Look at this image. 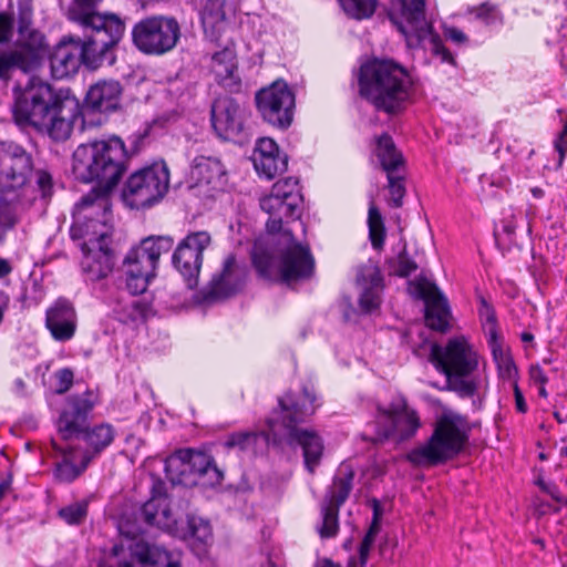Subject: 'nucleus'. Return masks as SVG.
I'll use <instances>...</instances> for the list:
<instances>
[{
    "label": "nucleus",
    "instance_id": "57",
    "mask_svg": "<svg viewBox=\"0 0 567 567\" xmlns=\"http://www.w3.org/2000/svg\"><path fill=\"white\" fill-rule=\"evenodd\" d=\"M554 146L559 154L558 165L561 166L567 154V130H561L554 142Z\"/></svg>",
    "mask_w": 567,
    "mask_h": 567
},
{
    "label": "nucleus",
    "instance_id": "48",
    "mask_svg": "<svg viewBox=\"0 0 567 567\" xmlns=\"http://www.w3.org/2000/svg\"><path fill=\"white\" fill-rule=\"evenodd\" d=\"M188 529L190 533V536L200 543H207L212 539L213 533H212V526L208 520L202 518L192 516L188 518Z\"/></svg>",
    "mask_w": 567,
    "mask_h": 567
},
{
    "label": "nucleus",
    "instance_id": "1",
    "mask_svg": "<svg viewBox=\"0 0 567 567\" xmlns=\"http://www.w3.org/2000/svg\"><path fill=\"white\" fill-rule=\"evenodd\" d=\"M128 155L124 142L113 136L80 144L72 155V174L82 183H96L75 204L73 217L83 229V236L97 237L106 230L112 219L111 195L127 168Z\"/></svg>",
    "mask_w": 567,
    "mask_h": 567
},
{
    "label": "nucleus",
    "instance_id": "18",
    "mask_svg": "<svg viewBox=\"0 0 567 567\" xmlns=\"http://www.w3.org/2000/svg\"><path fill=\"white\" fill-rule=\"evenodd\" d=\"M32 169V158L14 143H0V194L22 187Z\"/></svg>",
    "mask_w": 567,
    "mask_h": 567
},
{
    "label": "nucleus",
    "instance_id": "5",
    "mask_svg": "<svg viewBox=\"0 0 567 567\" xmlns=\"http://www.w3.org/2000/svg\"><path fill=\"white\" fill-rule=\"evenodd\" d=\"M429 360L445 375L446 389L460 398L486 394L488 378L474 373L480 365V355L464 337L452 338L445 346L432 343Z\"/></svg>",
    "mask_w": 567,
    "mask_h": 567
},
{
    "label": "nucleus",
    "instance_id": "4",
    "mask_svg": "<svg viewBox=\"0 0 567 567\" xmlns=\"http://www.w3.org/2000/svg\"><path fill=\"white\" fill-rule=\"evenodd\" d=\"M358 84L360 95L386 114L400 113L413 91L409 72L389 59H372L363 63Z\"/></svg>",
    "mask_w": 567,
    "mask_h": 567
},
{
    "label": "nucleus",
    "instance_id": "28",
    "mask_svg": "<svg viewBox=\"0 0 567 567\" xmlns=\"http://www.w3.org/2000/svg\"><path fill=\"white\" fill-rule=\"evenodd\" d=\"M122 85L115 80H101L90 86L85 106L92 111L107 113L120 106Z\"/></svg>",
    "mask_w": 567,
    "mask_h": 567
},
{
    "label": "nucleus",
    "instance_id": "61",
    "mask_svg": "<svg viewBox=\"0 0 567 567\" xmlns=\"http://www.w3.org/2000/svg\"><path fill=\"white\" fill-rule=\"evenodd\" d=\"M513 390H514L516 410L520 413H526L527 404L525 402L524 395H523L517 382L513 383Z\"/></svg>",
    "mask_w": 567,
    "mask_h": 567
},
{
    "label": "nucleus",
    "instance_id": "7",
    "mask_svg": "<svg viewBox=\"0 0 567 567\" xmlns=\"http://www.w3.org/2000/svg\"><path fill=\"white\" fill-rule=\"evenodd\" d=\"M80 114L79 101L69 89L38 82V130L55 142L66 141Z\"/></svg>",
    "mask_w": 567,
    "mask_h": 567
},
{
    "label": "nucleus",
    "instance_id": "16",
    "mask_svg": "<svg viewBox=\"0 0 567 567\" xmlns=\"http://www.w3.org/2000/svg\"><path fill=\"white\" fill-rule=\"evenodd\" d=\"M117 567H181L179 561L163 547L142 538H128L112 548Z\"/></svg>",
    "mask_w": 567,
    "mask_h": 567
},
{
    "label": "nucleus",
    "instance_id": "31",
    "mask_svg": "<svg viewBox=\"0 0 567 567\" xmlns=\"http://www.w3.org/2000/svg\"><path fill=\"white\" fill-rule=\"evenodd\" d=\"M115 435L116 430L111 423L101 422L91 426L82 425L73 437L84 442L85 450H81V453L90 455L92 461L113 443Z\"/></svg>",
    "mask_w": 567,
    "mask_h": 567
},
{
    "label": "nucleus",
    "instance_id": "45",
    "mask_svg": "<svg viewBox=\"0 0 567 567\" xmlns=\"http://www.w3.org/2000/svg\"><path fill=\"white\" fill-rule=\"evenodd\" d=\"M388 187L390 192V205L399 208L403 204V197L405 195L404 185V168L386 172Z\"/></svg>",
    "mask_w": 567,
    "mask_h": 567
},
{
    "label": "nucleus",
    "instance_id": "19",
    "mask_svg": "<svg viewBox=\"0 0 567 567\" xmlns=\"http://www.w3.org/2000/svg\"><path fill=\"white\" fill-rule=\"evenodd\" d=\"M389 18L408 41H421L431 31L424 0H390Z\"/></svg>",
    "mask_w": 567,
    "mask_h": 567
},
{
    "label": "nucleus",
    "instance_id": "27",
    "mask_svg": "<svg viewBox=\"0 0 567 567\" xmlns=\"http://www.w3.org/2000/svg\"><path fill=\"white\" fill-rule=\"evenodd\" d=\"M234 17L235 9L228 6L225 0H206L200 11L206 37L212 41H218Z\"/></svg>",
    "mask_w": 567,
    "mask_h": 567
},
{
    "label": "nucleus",
    "instance_id": "15",
    "mask_svg": "<svg viewBox=\"0 0 567 567\" xmlns=\"http://www.w3.org/2000/svg\"><path fill=\"white\" fill-rule=\"evenodd\" d=\"M257 111L264 121L285 130L293 120L296 97L292 90L282 80L260 89L255 96Z\"/></svg>",
    "mask_w": 567,
    "mask_h": 567
},
{
    "label": "nucleus",
    "instance_id": "30",
    "mask_svg": "<svg viewBox=\"0 0 567 567\" xmlns=\"http://www.w3.org/2000/svg\"><path fill=\"white\" fill-rule=\"evenodd\" d=\"M246 274L237 262L235 257L229 256L225 262L220 275L212 280L209 296L213 298H227L238 292L245 284Z\"/></svg>",
    "mask_w": 567,
    "mask_h": 567
},
{
    "label": "nucleus",
    "instance_id": "26",
    "mask_svg": "<svg viewBox=\"0 0 567 567\" xmlns=\"http://www.w3.org/2000/svg\"><path fill=\"white\" fill-rule=\"evenodd\" d=\"M45 326L56 341H68L76 330V312L72 303L63 298L58 299L48 310Z\"/></svg>",
    "mask_w": 567,
    "mask_h": 567
},
{
    "label": "nucleus",
    "instance_id": "20",
    "mask_svg": "<svg viewBox=\"0 0 567 567\" xmlns=\"http://www.w3.org/2000/svg\"><path fill=\"white\" fill-rule=\"evenodd\" d=\"M101 402L100 392L86 389L66 398L65 405L58 420V430L63 439H72L81 431L96 405Z\"/></svg>",
    "mask_w": 567,
    "mask_h": 567
},
{
    "label": "nucleus",
    "instance_id": "54",
    "mask_svg": "<svg viewBox=\"0 0 567 567\" xmlns=\"http://www.w3.org/2000/svg\"><path fill=\"white\" fill-rule=\"evenodd\" d=\"M38 190L41 192V197L44 200L51 198L53 194V182L49 172L43 169L38 171Z\"/></svg>",
    "mask_w": 567,
    "mask_h": 567
},
{
    "label": "nucleus",
    "instance_id": "13",
    "mask_svg": "<svg viewBox=\"0 0 567 567\" xmlns=\"http://www.w3.org/2000/svg\"><path fill=\"white\" fill-rule=\"evenodd\" d=\"M374 420V442L394 439L403 442L412 439L421 427L417 412L408 404L404 396L394 398L388 406H378Z\"/></svg>",
    "mask_w": 567,
    "mask_h": 567
},
{
    "label": "nucleus",
    "instance_id": "58",
    "mask_svg": "<svg viewBox=\"0 0 567 567\" xmlns=\"http://www.w3.org/2000/svg\"><path fill=\"white\" fill-rule=\"evenodd\" d=\"M132 308L135 311V313L140 316L142 319H147L150 316L153 315L152 305L145 300L133 301Z\"/></svg>",
    "mask_w": 567,
    "mask_h": 567
},
{
    "label": "nucleus",
    "instance_id": "3",
    "mask_svg": "<svg viewBox=\"0 0 567 567\" xmlns=\"http://www.w3.org/2000/svg\"><path fill=\"white\" fill-rule=\"evenodd\" d=\"M316 401V394L308 388H303L301 396L287 392L278 399L279 410L267 421L272 435L282 430L287 444L301 449L305 467L310 474H315L321 463L324 443L316 430L300 427V424L315 414Z\"/></svg>",
    "mask_w": 567,
    "mask_h": 567
},
{
    "label": "nucleus",
    "instance_id": "8",
    "mask_svg": "<svg viewBox=\"0 0 567 567\" xmlns=\"http://www.w3.org/2000/svg\"><path fill=\"white\" fill-rule=\"evenodd\" d=\"M284 236L288 245L280 251L277 267L274 258L266 250L255 247L252 264L257 272L269 280L279 275L280 279L288 285L311 278L315 272V258L310 248L297 243L289 230H285Z\"/></svg>",
    "mask_w": 567,
    "mask_h": 567
},
{
    "label": "nucleus",
    "instance_id": "10",
    "mask_svg": "<svg viewBox=\"0 0 567 567\" xmlns=\"http://www.w3.org/2000/svg\"><path fill=\"white\" fill-rule=\"evenodd\" d=\"M168 188V167L163 162L154 163L130 175L122 198L132 209L147 208L162 200Z\"/></svg>",
    "mask_w": 567,
    "mask_h": 567
},
{
    "label": "nucleus",
    "instance_id": "17",
    "mask_svg": "<svg viewBox=\"0 0 567 567\" xmlns=\"http://www.w3.org/2000/svg\"><path fill=\"white\" fill-rule=\"evenodd\" d=\"M212 237L208 231L200 230L188 234L173 254V265L184 277L188 288L196 287L203 264V251L209 247Z\"/></svg>",
    "mask_w": 567,
    "mask_h": 567
},
{
    "label": "nucleus",
    "instance_id": "39",
    "mask_svg": "<svg viewBox=\"0 0 567 567\" xmlns=\"http://www.w3.org/2000/svg\"><path fill=\"white\" fill-rule=\"evenodd\" d=\"M188 455V451L178 450L165 460V473L173 484L182 483L183 478L189 474V464L186 458Z\"/></svg>",
    "mask_w": 567,
    "mask_h": 567
},
{
    "label": "nucleus",
    "instance_id": "64",
    "mask_svg": "<svg viewBox=\"0 0 567 567\" xmlns=\"http://www.w3.org/2000/svg\"><path fill=\"white\" fill-rule=\"evenodd\" d=\"M12 271V267L7 259L0 258V278L8 276Z\"/></svg>",
    "mask_w": 567,
    "mask_h": 567
},
{
    "label": "nucleus",
    "instance_id": "44",
    "mask_svg": "<svg viewBox=\"0 0 567 567\" xmlns=\"http://www.w3.org/2000/svg\"><path fill=\"white\" fill-rule=\"evenodd\" d=\"M90 501L83 498L59 509L58 514L69 525H80L87 516Z\"/></svg>",
    "mask_w": 567,
    "mask_h": 567
},
{
    "label": "nucleus",
    "instance_id": "60",
    "mask_svg": "<svg viewBox=\"0 0 567 567\" xmlns=\"http://www.w3.org/2000/svg\"><path fill=\"white\" fill-rule=\"evenodd\" d=\"M444 34L447 39L458 44L464 43L467 40L464 32L455 27L446 28Z\"/></svg>",
    "mask_w": 567,
    "mask_h": 567
},
{
    "label": "nucleus",
    "instance_id": "32",
    "mask_svg": "<svg viewBox=\"0 0 567 567\" xmlns=\"http://www.w3.org/2000/svg\"><path fill=\"white\" fill-rule=\"evenodd\" d=\"M35 75H31L25 87H13L14 104L12 106L13 118L21 128L35 126Z\"/></svg>",
    "mask_w": 567,
    "mask_h": 567
},
{
    "label": "nucleus",
    "instance_id": "6",
    "mask_svg": "<svg viewBox=\"0 0 567 567\" xmlns=\"http://www.w3.org/2000/svg\"><path fill=\"white\" fill-rule=\"evenodd\" d=\"M470 431L465 416L453 412L443 413L435 421L427 442L411 451L409 460L417 465L446 462L463 451L468 442Z\"/></svg>",
    "mask_w": 567,
    "mask_h": 567
},
{
    "label": "nucleus",
    "instance_id": "41",
    "mask_svg": "<svg viewBox=\"0 0 567 567\" xmlns=\"http://www.w3.org/2000/svg\"><path fill=\"white\" fill-rule=\"evenodd\" d=\"M369 237L373 248L380 249L385 239V227L382 215L373 202L370 203L368 212Z\"/></svg>",
    "mask_w": 567,
    "mask_h": 567
},
{
    "label": "nucleus",
    "instance_id": "42",
    "mask_svg": "<svg viewBox=\"0 0 567 567\" xmlns=\"http://www.w3.org/2000/svg\"><path fill=\"white\" fill-rule=\"evenodd\" d=\"M339 509L340 507L333 506L329 503H321L322 524L318 528V532L322 538H331L338 534Z\"/></svg>",
    "mask_w": 567,
    "mask_h": 567
},
{
    "label": "nucleus",
    "instance_id": "34",
    "mask_svg": "<svg viewBox=\"0 0 567 567\" xmlns=\"http://www.w3.org/2000/svg\"><path fill=\"white\" fill-rule=\"evenodd\" d=\"M237 56L234 44L225 45L220 51H216L210 58L209 69L214 73L215 79L224 84L229 85L237 72Z\"/></svg>",
    "mask_w": 567,
    "mask_h": 567
},
{
    "label": "nucleus",
    "instance_id": "37",
    "mask_svg": "<svg viewBox=\"0 0 567 567\" xmlns=\"http://www.w3.org/2000/svg\"><path fill=\"white\" fill-rule=\"evenodd\" d=\"M374 154L385 173L404 168L403 156L398 151L392 137L386 133L377 137Z\"/></svg>",
    "mask_w": 567,
    "mask_h": 567
},
{
    "label": "nucleus",
    "instance_id": "63",
    "mask_svg": "<svg viewBox=\"0 0 567 567\" xmlns=\"http://www.w3.org/2000/svg\"><path fill=\"white\" fill-rule=\"evenodd\" d=\"M516 227L517 225L514 215H511L508 218H504L502 221V230L509 239L515 235Z\"/></svg>",
    "mask_w": 567,
    "mask_h": 567
},
{
    "label": "nucleus",
    "instance_id": "56",
    "mask_svg": "<svg viewBox=\"0 0 567 567\" xmlns=\"http://www.w3.org/2000/svg\"><path fill=\"white\" fill-rule=\"evenodd\" d=\"M101 0H75V6L69 10V19L72 20V12L79 11L89 14H101L100 12L93 11V8Z\"/></svg>",
    "mask_w": 567,
    "mask_h": 567
},
{
    "label": "nucleus",
    "instance_id": "40",
    "mask_svg": "<svg viewBox=\"0 0 567 567\" xmlns=\"http://www.w3.org/2000/svg\"><path fill=\"white\" fill-rule=\"evenodd\" d=\"M344 13L354 20L371 18L378 6V0H338Z\"/></svg>",
    "mask_w": 567,
    "mask_h": 567
},
{
    "label": "nucleus",
    "instance_id": "35",
    "mask_svg": "<svg viewBox=\"0 0 567 567\" xmlns=\"http://www.w3.org/2000/svg\"><path fill=\"white\" fill-rule=\"evenodd\" d=\"M353 478L354 472L352 467L348 464H341L322 502L341 507L352 489Z\"/></svg>",
    "mask_w": 567,
    "mask_h": 567
},
{
    "label": "nucleus",
    "instance_id": "23",
    "mask_svg": "<svg viewBox=\"0 0 567 567\" xmlns=\"http://www.w3.org/2000/svg\"><path fill=\"white\" fill-rule=\"evenodd\" d=\"M142 515L148 525L161 529L173 530L176 527L177 517L171 509L169 497L162 481L154 482L152 495L142 507Z\"/></svg>",
    "mask_w": 567,
    "mask_h": 567
},
{
    "label": "nucleus",
    "instance_id": "49",
    "mask_svg": "<svg viewBox=\"0 0 567 567\" xmlns=\"http://www.w3.org/2000/svg\"><path fill=\"white\" fill-rule=\"evenodd\" d=\"M17 223V215L13 206L6 198H0V241L3 240L8 230Z\"/></svg>",
    "mask_w": 567,
    "mask_h": 567
},
{
    "label": "nucleus",
    "instance_id": "62",
    "mask_svg": "<svg viewBox=\"0 0 567 567\" xmlns=\"http://www.w3.org/2000/svg\"><path fill=\"white\" fill-rule=\"evenodd\" d=\"M545 493H547L557 503L567 505V496H564L560 493V491L556 484L551 483L550 486H547Z\"/></svg>",
    "mask_w": 567,
    "mask_h": 567
},
{
    "label": "nucleus",
    "instance_id": "53",
    "mask_svg": "<svg viewBox=\"0 0 567 567\" xmlns=\"http://www.w3.org/2000/svg\"><path fill=\"white\" fill-rule=\"evenodd\" d=\"M477 19L483 20L486 24H491L499 20V12L495 6L491 3H483L474 9Z\"/></svg>",
    "mask_w": 567,
    "mask_h": 567
},
{
    "label": "nucleus",
    "instance_id": "36",
    "mask_svg": "<svg viewBox=\"0 0 567 567\" xmlns=\"http://www.w3.org/2000/svg\"><path fill=\"white\" fill-rule=\"evenodd\" d=\"M91 462V456L82 454L81 450H71L56 464L55 477L60 482L70 483L79 477Z\"/></svg>",
    "mask_w": 567,
    "mask_h": 567
},
{
    "label": "nucleus",
    "instance_id": "21",
    "mask_svg": "<svg viewBox=\"0 0 567 567\" xmlns=\"http://www.w3.org/2000/svg\"><path fill=\"white\" fill-rule=\"evenodd\" d=\"M93 234H96V231H93ZM110 243L111 235L106 230L97 233V237L85 239L82 246L84 252L82 268L89 280H101L112 271L113 254Z\"/></svg>",
    "mask_w": 567,
    "mask_h": 567
},
{
    "label": "nucleus",
    "instance_id": "24",
    "mask_svg": "<svg viewBox=\"0 0 567 567\" xmlns=\"http://www.w3.org/2000/svg\"><path fill=\"white\" fill-rule=\"evenodd\" d=\"M212 124L221 138L238 135L243 128L239 104L229 96L216 99L212 105Z\"/></svg>",
    "mask_w": 567,
    "mask_h": 567
},
{
    "label": "nucleus",
    "instance_id": "12",
    "mask_svg": "<svg viewBox=\"0 0 567 567\" xmlns=\"http://www.w3.org/2000/svg\"><path fill=\"white\" fill-rule=\"evenodd\" d=\"M16 45L21 50L0 53V80H8L13 68L29 72L35 64V28L33 27L32 0H19L18 2Z\"/></svg>",
    "mask_w": 567,
    "mask_h": 567
},
{
    "label": "nucleus",
    "instance_id": "52",
    "mask_svg": "<svg viewBox=\"0 0 567 567\" xmlns=\"http://www.w3.org/2000/svg\"><path fill=\"white\" fill-rule=\"evenodd\" d=\"M478 313L481 317V320L489 326V340L492 339V333L494 332L497 336L496 332V315L491 305H488L484 299L481 301V307L478 309Z\"/></svg>",
    "mask_w": 567,
    "mask_h": 567
},
{
    "label": "nucleus",
    "instance_id": "2",
    "mask_svg": "<svg viewBox=\"0 0 567 567\" xmlns=\"http://www.w3.org/2000/svg\"><path fill=\"white\" fill-rule=\"evenodd\" d=\"M72 21L85 30L84 39L64 37L49 50L44 39L38 38V66L47 62L51 76L58 80L76 74L81 65L93 71L106 60L112 64L115 58L110 51L118 44L125 31L124 22L116 14L74 11Z\"/></svg>",
    "mask_w": 567,
    "mask_h": 567
},
{
    "label": "nucleus",
    "instance_id": "29",
    "mask_svg": "<svg viewBox=\"0 0 567 567\" xmlns=\"http://www.w3.org/2000/svg\"><path fill=\"white\" fill-rule=\"evenodd\" d=\"M382 276L374 264H367L360 267L357 281L362 286L363 291L359 299L360 308L364 312H371L381 303Z\"/></svg>",
    "mask_w": 567,
    "mask_h": 567
},
{
    "label": "nucleus",
    "instance_id": "59",
    "mask_svg": "<svg viewBox=\"0 0 567 567\" xmlns=\"http://www.w3.org/2000/svg\"><path fill=\"white\" fill-rule=\"evenodd\" d=\"M530 380L538 385H545L548 382V378L545 371L538 365H532L529 369Z\"/></svg>",
    "mask_w": 567,
    "mask_h": 567
},
{
    "label": "nucleus",
    "instance_id": "55",
    "mask_svg": "<svg viewBox=\"0 0 567 567\" xmlns=\"http://www.w3.org/2000/svg\"><path fill=\"white\" fill-rule=\"evenodd\" d=\"M374 539H375L374 535L367 533L365 536L363 537L361 544H360V547H359V563H360L361 567H364L367 561H368L369 554H370V550H371L372 545L374 543Z\"/></svg>",
    "mask_w": 567,
    "mask_h": 567
},
{
    "label": "nucleus",
    "instance_id": "50",
    "mask_svg": "<svg viewBox=\"0 0 567 567\" xmlns=\"http://www.w3.org/2000/svg\"><path fill=\"white\" fill-rule=\"evenodd\" d=\"M54 392L63 394L70 390L73 384L74 373L71 369H60L54 373Z\"/></svg>",
    "mask_w": 567,
    "mask_h": 567
},
{
    "label": "nucleus",
    "instance_id": "38",
    "mask_svg": "<svg viewBox=\"0 0 567 567\" xmlns=\"http://www.w3.org/2000/svg\"><path fill=\"white\" fill-rule=\"evenodd\" d=\"M488 346L496 363L499 378L508 380L512 383L517 382L518 370L514 363L511 352L508 348L504 347L498 336L494 332L492 333V339L488 340Z\"/></svg>",
    "mask_w": 567,
    "mask_h": 567
},
{
    "label": "nucleus",
    "instance_id": "9",
    "mask_svg": "<svg viewBox=\"0 0 567 567\" xmlns=\"http://www.w3.org/2000/svg\"><path fill=\"white\" fill-rule=\"evenodd\" d=\"M173 239L157 236L143 239L132 248L124 259L126 287L132 295L143 293L148 282L155 277V270L162 254L171 250Z\"/></svg>",
    "mask_w": 567,
    "mask_h": 567
},
{
    "label": "nucleus",
    "instance_id": "43",
    "mask_svg": "<svg viewBox=\"0 0 567 567\" xmlns=\"http://www.w3.org/2000/svg\"><path fill=\"white\" fill-rule=\"evenodd\" d=\"M185 451L189 452V455L186 456L189 464V473L203 476L213 471L217 476H219L218 470L210 455L192 449H185Z\"/></svg>",
    "mask_w": 567,
    "mask_h": 567
},
{
    "label": "nucleus",
    "instance_id": "47",
    "mask_svg": "<svg viewBox=\"0 0 567 567\" xmlns=\"http://www.w3.org/2000/svg\"><path fill=\"white\" fill-rule=\"evenodd\" d=\"M257 437V433L252 431L235 432L225 439L223 445L227 450L238 449L244 451L254 445Z\"/></svg>",
    "mask_w": 567,
    "mask_h": 567
},
{
    "label": "nucleus",
    "instance_id": "51",
    "mask_svg": "<svg viewBox=\"0 0 567 567\" xmlns=\"http://www.w3.org/2000/svg\"><path fill=\"white\" fill-rule=\"evenodd\" d=\"M14 18L11 13L0 12V44L9 43L13 37Z\"/></svg>",
    "mask_w": 567,
    "mask_h": 567
},
{
    "label": "nucleus",
    "instance_id": "46",
    "mask_svg": "<svg viewBox=\"0 0 567 567\" xmlns=\"http://www.w3.org/2000/svg\"><path fill=\"white\" fill-rule=\"evenodd\" d=\"M388 265L391 275L402 278L410 276L417 269L416 262L409 257L405 246L395 258L388 261Z\"/></svg>",
    "mask_w": 567,
    "mask_h": 567
},
{
    "label": "nucleus",
    "instance_id": "11",
    "mask_svg": "<svg viewBox=\"0 0 567 567\" xmlns=\"http://www.w3.org/2000/svg\"><path fill=\"white\" fill-rule=\"evenodd\" d=\"M303 197L299 181L286 177L276 182L268 195L260 198V208L269 215L266 229L269 234L279 233L282 224L301 215Z\"/></svg>",
    "mask_w": 567,
    "mask_h": 567
},
{
    "label": "nucleus",
    "instance_id": "22",
    "mask_svg": "<svg viewBox=\"0 0 567 567\" xmlns=\"http://www.w3.org/2000/svg\"><path fill=\"white\" fill-rule=\"evenodd\" d=\"M417 296L425 302L426 324L437 331H445L450 323L451 311L446 298L436 285L419 280L415 285Z\"/></svg>",
    "mask_w": 567,
    "mask_h": 567
},
{
    "label": "nucleus",
    "instance_id": "14",
    "mask_svg": "<svg viewBox=\"0 0 567 567\" xmlns=\"http://www.w3.org/2000/svg\"><path fill=\"white\" fill-rule=\"evenodd\" d=\"M181 35L179 24L174 18L155 16L137 22L132 30L135 47L146 54H163L171 51Z\"/></svg>",
    "mask_w": 567,
    "mask_h": 567
},
{
    "label": "nucleus",
    "instance_id": "25",
    "mask_svg": "<svg viewBox=\"0 0 567 567\" xmlns=\"http://www.w3.org/2000/svg\"><path fill=\"white\" fill-rule=\"evenodd\" d=\"M251 159L257 174L267 179L284 173L288 166L287 156L281 154L276 142L268 137L258 140Z\"/></svg>",
    "mask_w": 567,
    "mask_h": 567
},
{
    "label": "nucleus",
    "instance_id": "33",
    "mask_svg": "<svg viewBox=\"0 0 567 567\" xmlns=\"http://www.w3.org/2000/svg\"><path fill=\"white\" fill-rule=\"evenodd\" d=\"M192 176L200 184L213 188H223L226 184V169L223 163L215 157L198 156L194 159Z\"/></svg>",
    "mask_w": 567,
    "mask_h": 567
}]
</instances>
